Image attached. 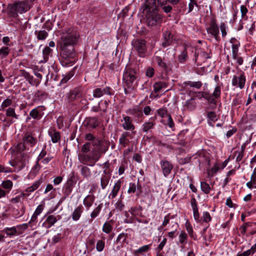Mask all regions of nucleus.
Returning <instances> with one entry per match:
<instances>
[{
	"mask_svg": "<svg viewBox=\"0 0 256 256\" xmlns=\"http://www.w3.org/2000/svg\"><path fill=\"white\" fill-rule=\"evenodd\" d=\"M80 38V34L73 28L64 30L57 42L60 50L61 63L64 66L74 63L77 60V53L75 46Z\"/></svg>",
	"mask_w": 256,
	"mask_h": 256,
	"instance_id": "nucleus-1",
	"label": "nucleus"
},
{
	"mask_svg": "<svg viewBox=\"0 0 256 256\" xmlns=\"http://www.w3.org/2000/svg\"><path fill=\"white\" fill-rule=\"evenodd\" d=\"M139 79V69L130 64L126 65L122 76V84L125 94H129L135 89Z\"/></svg>",
	"mask_w": 256,
	"mask_h": 256,
	"instance_id": "nucleus-2",
	"label": "nucleus"
},
{
	"mask_svg": "<svg viewBox=\"0 0 256 256\" xmlns=\"http://www.w3.org/2000/svg\"><path fill=\"white\" fill-rule=\"evenodd\" d=\"M32 7L28 0L8 4L6 8V13L8 17L17 18L18 14H23L28 11Z\"/></svg>",
	"mask_w": 256,
	"mask_h": 256,
	"instance_id": "nucleus-3",
	"label": "nucleus"
},
{
	"mask_svg": "<svg viewBox=\"0 0 256 256\" xmlns=\"http://www.w3.org/2000/svg\"><path fill=\"white\" fill-rule=\"evenodd\" d=\"M144 19L146 25L148 28H152L160 25L163 16L158 13V8H154L146 12Z\"/></svg>",
	"mask_w": 256,
	"mask_h": 256,
	"instance_id": "nucleus-4",
	"label": "nucleus"
},
{
	"mask_svg": "<svg viewBox=\"0 0 256 256\" xmlns=\"http://www.w3.org/2000/svg\"><path fill=\"white\" fill-rule=\"evenodd\" d=\"M158 6L166 14L170 13L172 10V6L179 4L181 7L185 6L184 2L181 0H158Z\"/></svg>",
	"mask_w": 256,
	"mask_h": 256,
	"instance_id": "nucleus-5",
	"label": "nucleus"
},
{
	"mask_svg": "<svg viewBox=\"0 0 256 256\" xmlns=\"http://www.w3.org/2000/svg\"><path fill=\"white\" fill-rule=\"evenodd\" d=\"M146 42L142 38L134 39L132 42L133 49L139 56L144 57L147 51Z\"/></svg>",
	"mask_w": 256,
	"mask_h": 256,
	"instance_id": "nucleus-6",
	"label": "nucleus"
},
{
	"mask_svg": "<svg viewBox=\"0 0 256 256\" xmlns=\"http://www.w3.org/2000/svg\"><path fill=\"white\" fill-rule=\"evenodd\" d=\"M92 146L98 148L97 152L94 153V154H100V157L102 154H105L108 149L109 144L107 142L96 138L92 142Z\"/></svg>",
	"mask_w": 256,
	"mask_h": 256,
	"instance_id": "nucleus-7",
	"label": "nucleus"
},
{
	"mask_svg": "<svg viewBox=\"0 0 256 256\" xmlns=\"http://www.w3.org/2000/svg\"><path fill=\"white\" fill-rule=\"evenodd\" d=\"M82 96V89L78 86L70 90L67 94L66 98L68 102H72Z\"/></svg>",
	"mask_w": 256,
	"mask_h": 256,
	"instance_id": "nucleus-8",
	"label": "nucleus"
},
{
	"mask_svg": "<svg viewBox=\"0 0 256 256\" xmlns=\"http://www.w3.org/2000/svg\"><path fill=\"white\" fill-rule=\"evenodd\" d=\"M98 119L96 116H89L86 118L84 122V126L88 129H95L100 125Z\"/></svg>",
	"mask_w": 256,
	"mask_h": 256,
	"instance_id": "nucleus-9",
	"label": "nucleus"
},
{
	"mask_svg": "<svg viewBox=\"0 0 256 256\" xmlns=\"http://www.w3.org/2000/svg\"><path fill=\"white\" fill-rule=\"evenodd\" d=\"M195 54V62L198 63V64L201 65L200 64V62H204L208 58H210L212 57V54L210 51L209 53L202 50L200 53H197L196 50L194 52Z\"/></svg>",
	"mask_w": 256,
	"mask_h": 256,
	"instance_id": "nucleus-10",
	"label": "nucleus"
},
{
	"mask_svg": "<svg viewBox=\"0 0 256 256\" xmlns=\"http://www.w3.org/2000/svg\"><path fill=\"white\" fill-rule=\"evenodd\" d=\"M78 158L80 161L84 164H88L90 160H93L95 162L98 161L100 158V154H93L92 156L86 154H79Z\"/></svg>",
	"mask_w": 256,
	"mask_h": 256,
	"instance_id": "nucleus-11",
	"label": "nucleus"
},
{
	"mask_svg": "<svg viewBox=\"0 0 256 256\" xmlns=\"http://www.w3.org/2000/svg\"><path fill=\"white\" fill-rule=\"evenodd\" d=\"M161 169L164 176H167L172 172V164L167 160H162L160 162Z\"/></svg>",
	"mask_w": 256,
	"mask_h": 256,
	"instance_id": "nucleus-12",
	"label": "nucleus"
},
{
	"mask_svg": "<svg viewBox=\"0 0 256 256\" xmlns=\"http://www.w3.org/2000/svg\"><path fill=\"white\" fill-rule=\"evenodd\" d=\"M246 80V76L244 73L241 74L238 77L234 76L232 80V84L233 86H238L240 89H242L244 86Z\"/></svg>",
	"mask_w": 256,
	"mask_h": 256,
	"instance_id": "nucleus-13",
	"label": "nucleus"
},
{
	"mask_svg": "<svg viewBox=\"0 0 256 256\" xmlns=\"http://www.w3.org/2000/svg\"><path fill=\"white\" fill-rule=\"evenodd\" d=\"M124 122L122 124V128L126 130H132V134L134 135L136 134V132H133L135 129V126L132 123V120L129 116H124Z\"/></svg>",
	"mask_w": 256,
	"mask_h": 256,
	"instance_id": "nucleus-14",
	"label": "nucleus"
},
{
	"mask_svg": "<svg viewBox=\"0 0 256 256\" xmlns=\"http://www.w3.org/2000/svg\"><path fill=\"white\" fill-rule=\"evenodd\" d=\"M207 32L212 35L216 40H218L219 28L215 20H212L210 22Z\"/></svg>",
	"mask_w": 256,
	"mask_h": 256,
	"instance_id": "nucleus-15",
	"label": "nucleus"
},
{
	"mask_svg": "<svg viewBox=\"0 0 256 256\" xmlns=\"http://www.w3.org/2000/svg\"><path fill=\"white\" fill-rule=\"evenodd\" d=\"M20 74L24 77V78L32 86H38L40 84V80L34 78L33 76H31L28 72L24 70H20Z\"/></svg>",
	"mask_w": 256,
	"mask_h": 256,
	"instance_id": "nucleus-16",
	"label": "nucleus"
},
{
	"mask_svg": "<svg viewBox=\"0 0 256 256\" xmlns=\"http://www.w3.org/2000/svg\"><path fill=\"white\" fill-rule=\"evenodd\" d=\"M156 2L158 0H146L144 3L142 5V12H144L145 11H148L154 8H158V4L156 6Z\"/></svg>",
	"mask_w": 256,
	"mask_h": 256,
	"instance_id": "nucleus-17",
	"label": "nucleus"
},
{
	"mask_svg": "<svg viewBox=\"0 0 256 256\" xmlns=\"http://www.w3.org/2000/svg\"><path fill=\"white\" fill-rule=\"evenodd\" d=\"M22 140L25 144H28L30 145L31 147L34 146L37 142V139L34 138L31 132H26Z\"/></svg>",
	"mask_w": 256,
	"mask_h": 256,
	"instance_id": "nucleus-18",
	"label": "nucleus"
},
{
	"mask_svg": "<svg viewBox=\"0 0 256 256\" xmlns=\"http://www.w3.org/2000/svg\"><path fill=\"white\" fill-rule=\"evenodd\" d=\"M163 37L164 38V40L162 42V46L163 47H166L172 44L174 40V36L170 31L166 30L164 32L163 34Z\"/></svg>",
	"mask_w": 256,
	"mask_h": 256,
	"instance_id": "nucleus-19",
	"label": "nucleus"
},
{
	"mask_svg": "<svg viewBox=\"0 0 256 256\" xmlns=\"http://www.w3.org/2000/svg\"><path fill=\"white\" fill-rule=\"evenodd\" d=\"M132 134L128 132H124L122 134L119 140V144L122 148H125L130 144V141L128 138L130 137Z\"/></svg>",
	"mask_w": 256,
	"mask_h": 256,
	"instance_id": "nucleus-20",
	"label": "nucleus"
},
{
	"mask_svg": "<svg viewBox=\"0 0 256 256\" xmlns=\"http://www.w3.org/2000/svg\"><path fill=\"white\" fill-rule=\"evenodd\" d=\"M128 238V234L126 233L122 232L116 238V242L117 244H120V246H118L116 247L117 250L120 249V248L123 246V244L124 243L128 244V242L126 241Z\"/></svg>",
	"mask_w": 256,
	"mask_h": 256,
	"instance_id": "nucleus-21",
	"label": "nucleus"
},
{
	"mask_svg": "<svg viewBox=\"0 0 256 256\" xmlns=\"http://www.w3.org/2000/svg\"><path fill=\"white\" fill-rule=\"evenodd\" d=\"M188 59L187 47L186 45L182 46L180 54L178 56V60L180 63H184Z\"/></svg>",
	"mask_w": 256,
	"mask_h": 256,
	"instance_id": "nucleus-22",
	"label": "nucleus"
},
{
	"mask_svg": "<svg viewBox=\"0 0 256 256\" xmlns=\"http://www.w3.org/2000/svg\"><path fill=\"white\" fill-rule=\"evenodd\" d=\"M83 211L84 207L81 205L78 206L76 209H74L72 214V219L74 221L78 220L80 219L82 214L83 212Z\"/></svg>",
	"mask_w": 256,
	"mask_h": 256,
	"instance_id": "nucleus-23",
	"label": "nucleus"
},
{
	"mask_svg": "<svg viewBox=\"0 0 256 256\" xmlns=\"http://www.w3.org/2000/svg\"><path fill=\"white\" fill-rule=\"evenodd\" d=\"M57 220L58 218L56 216L54 215H50L46 218L43 225L46 228H50L53 226Z\"/></svg>",
	"mask_w": 256,
	"mask_h": 256,
	"instance_id": "nucleus-24",
	"label": "nucleus"
},
{
	"mask_svg": "<svg viewBox=\"0 0 256 256\" xmlns=\"http://www.w3.org/2000/svg\"><path fill=\"white\" fill-rule=\"evenodd\" d=\"M48 134L51 137L52 142L56 143L60 139V132L56 130V129H52L48 132Z\"/></svg>",
	"mask_w": 256,
	"mask_h": 256,
	"instance_id": "nucleus-25",
	"label": "nucleus"
},
{
	"mask_svg": "<svg viewBox=\"0 0 256 256\" xmlns=\"http://www.w3.org/2000/svg\"><path fill=\"white\" fill-rule=\"evenodd\" d=\"M156 60L158 66L162 68L164 72H168L171 70L170 65L169 64H166L164 62L160 57H156Z\"/></svg>",
	"mask_w": 256,
	"mask_h": 256,
	"instance_id": "nucleus-26",
	"label": "nucleus"
},
{
	"mask_svg": "<svg viewBox=\"0 0 256 256\" xmlns=\"http://www.w3.org/2000/svg\"><path fill=\"white\" fill-rule=\"evenodd\" d=\"M2 232H6L7 236H12L20 234V232H18L16 228V226H12L11 228H5Z\"/></svg>",
	"mask_w": 256,
	"mask_h": 256,
	"instance_id": "nucleus-27",
	"label": "nucleus"
},
{
	"mask_svg": "<svg viewBox=\"0 0 256 256\" xmlns=\"http://www.w3.org/2000/svg\"><path fill=\"white\" fill-rule=\"evenodd\" d=\"M168 84L164 82H157L154 84V92L155 93L158 92L163 88H166Z\"/></svg>",
	"mask_w": 256,
	"mask_h": 256,
	"instance_id": "nucleus-28",
	"label": "nucleus"
},
{
	"mask_svg": "<svg viewBox=\"0 0 256 256\" xmlns=\"http://www.w3.org/2000/svg\"><path fill=\"white\" fill-rule=\"evenodd\" d=\"M75 178L74 175L72 176L68 180L66 184V192H70L72 190V188L76 184Z\"/></svg>",
	"mask_w": 256,
	"mask_h": 256,
	"instance_id": "nucleus-29",
	"label": "nucleus"
},
{
	"mask_svg": "<svg viewBox=\"0 0 256 256\" xmlns=\"http://www.w3.org/2000/svg\"><path fill=\"white\" fill-rule=\"evenodd\" d=\"M184 84L185 86H188L191 88H195L197 89H200L202 85V82L200 81L198 82H191V81H187L185 82Z\"/></svg>",
	"mask_w": 256,
	"mask_h": 256,
	"instance_id": "nucleus-30",
	"label": "nucleus"
},
{
	"mask_svg": "<svg viewBox=\"0 0 256 256\" xmlns=\"http://www.w3.org/2000/svg\"><path fill=\"white\" fill-rule=\"evenodd\" d=\"M34 96L36 98L42 100L46 98L48 96V94L44 90H38L36 92Z\"/></svg>",
	"mask_w": 256,
	"mask_h": 256,
	"instance_id": "nucleus-31",
	"label": "nucleus"
},
{
	"mask_svg": "<svg viewBox=\"0 0 256 256\" xmlns=\"http://www.w3.org/2000/svg\"><path fill=\"white\" fill-rule=\"evenodd\" d=\"M150 246L151 244L144 245L135 250L134 253V254L138 255L139 254H142L144 252H146L150 250Z\"/></svg>",
	"mask_w": 256,
	"mask_h": 256,
	"instance_id": "nucleus-32",
	"label": "nucleus"
},
{
	"mask_svg": "<svg viewBox=\"0 0 256 256\" xmlns=\"http://www.w3.org/2000/svg\"><path fill=\"white\" fill-rule=\"evenodd\" d=\"M155 123L152 122H146L142 125V131L144 132H148L150 130L152 129L154 126Z\"/></svg>",
	"mask_w": 256,
	"mask_h": 256,
	"instance_id": "nucleus-33",
	"label": "nucleus"
},
{
	"mask_svg": "<svg viewBox=\"0 0 256 256\" xmlns=\"http://www.w3.org/2000/svg\"><path fill=\"white\" fill-rule=\"evenodd\" d=\"M10 50L8 46H3L0 49V57L2 58H6L9 54Z\"/></svg>",
	"mask_w": 256,
	"mask_h": 256,
	"instance_id": "nucleus-34",
	"label": "nucleus"
},
{
	"mask_svg": "<svg viewBox=\"0 0 256 256\" xmlns=\"http://www.w3.org/2000/svg\"><path fill=\"white\" fill-rule=\"evenodd\" d=\"M52 50L49 46L45 47L42 52L43 57L45 62L48 60L49 56L52 54Z\"/></svg>",
	"mask_w": 256,
	"mask_h": 256,
	"instance_id": "nucleus-35",
	"label": "nucleus"
},
{
	"mask_svg": "<svg viewBox=\"0 0 256 256\" xmlns=\"http://www.w3.org/2000/svg\"><path fill=\"white\" fill-rule=\"evenodd\" d=\"M74 74V70H70L68 74H66L65 76H64L63 78L61 80L60 82L62 84L66 83L69 80H70Z\"/></svg>",
	"mask_w": 256,
	"mask_h": 256,
	"instance_id": "nucleus-36",
	"label": "nucleus"
},
{
	"mask_svg": "<svg viewBox=\"0 0 256 256\" xmlns=\"http://www.w3.org/2000/svg\"><path fill=\"white\" fill-rule=\"evenodd\" d=\"M35 33L37 35V38L38 40H44L48 36V32L44 30L36 31Z\"/></svg>",
	"mask_w": 256,
	"mask_h": 256,
	"instance_id": "nucleus-37",
	"label": "nucleus"
},
{
	"mask_svg": "<svg viewBox=\"0 0 256 256\" xmlns=\"http://www.w3.org/2000/svg\"><path fill=\"white\" fill-rule=\"evenodd\" d=\"M196 104L194 98H191L186 102V106L188 110H192L195 108Z\"/></svg>",
	"mask_w": 256,
	"mask_h": 256,
	"instance_id": "nucleus-38",
	"label": "nucleus"
},
{
	"mask_svg": "<svg viewBox=\"0 0 256 256\" xmlns=\"http://www.w3.org/2000/svg\"><path fill=\"white\" fill-rule=\"evenodd\" d=\"M6 116L8 117H12L16 119L18 118V115L15 113L14 108H8L6 110Z\"/></svg>",
	"mask_w": 256,
	"mask_h": 256,
	"instance_id": "nucleus-39",
	"label": "nucleus"
},
{
	"mask_svg": "<svg viewBox=\"0 0 256 256\" xmlns=\"http://www.w3.org/2000/svg\"><path fill=\"white\" fill-rule=\"evenodd\" d=\"M142 208L141 206L138 207H132L130 210V212L133 216H138L141 214Z\"/></svg>",
	"mask_w": 256,
	"mask_h": 256,
	"instance_id": "nucleus-40",
	"label": "nucleus"
},
{
	"mask_svg": "<svg viewBox=\"0 0 256 256\" xmlns=\"http://www.w3.org/2000/svg\"><path fill=\"white\" fill-rule=\"evenodd\" d=\"M110 180V177L106 176V174L103 176L100 180L101 186L102 188H104L108 184Z\"/></svg>",
	"mask_w": 256,
	"mask_h": 256,
	"instance_id": "nucleus-41",
	"label": "nucleus"
},
{
	"mask_svg": "<svg viewBox=\"0 0 256 256\" xmlns=\"http://www.w3.org/2000/svg\"><path fill=\"white\" fill-rule=\"evenodd\" d=\"M39 107H38L36 108L33 109L30 112V116H32L34 119H40L41 118L40 115L39 114L38 110V108Z\"/></svg>",
	"mask_w": 256,
	"mask_h": 256,
	"instance_id": "nucleus-42",
	"label": "nucleus"
},
{
	"mask_svg": "<svg viewBox=\"0 0 256 256\" xmlns=\"http://www.w3.org/2000/svg\"><path fill=\"white\" fill-rule=\"evenodd\" d=\"M101 210H102V206L100 205H98V206H96L94 210L90 214V217L92 218V220L96 218L98 215ZM91 222H92V220H91Z\"/></svg>",
	"mask_w": 256,
	"mask_h": 256,
	"instance_id": "nucleus-43",
	"label": "nucleus"
},
{
	"mask_svg": "<svg viewBox=\"0 0 256 256\" xmlns=\"http://www.w3.org/2000/svg\"><path fill=\"white\" fill-rule=\"evenodd\" d=\"M81 173L84 178H88L90 175V168L86 166H83L81 168Z\"/></svg>",
	"mask_w": 256,
	"mask_h": 256,
	"instance_id": "nucleus-44",
	"label": "nucleus"
},
{
	"mask_svg": "<svg viewBox=\"0 0 256 256\" xmlns=\"http://www.w3.org/2000/svg\"><path fill=\"white\" fill-rule=\"evenodd\" d=\"M104 242L103 240H98L96 242V249L99 252H102L104 249Z\"/></svg>",
	"mask_w": 256,
	"mask_h": 256,
	"instance_id": "nucleus-45",
	"label": "nucleus"
},
{
	"mask_svg": "<svg viewBox=\"0 0 256 256\" xmlns=\"http://www.w3.org/2000/svg\"><path fill=\"white\" fill-rule=\"evenodd\" d=\"M112 230V226L108 222H105L102 226V231L106 234L110 233Z\"/></svg>",
	"mask_w": 256,
	"mask_h": 256,
	"instance_id": "nucleus-46",
	"label": "nucleus"
},
{
	"mask_svg": "<svg viewBox=\"0 0 256 256\" xmlns=\"http://www.w3.org/2000/svg\"><path fill=\"white\" fill-rule=\"evenodd\" d=\"M40 184L41 182L40 180L36 182L31 186L26 189V192H32L39 187Z\"/></svg>",
	"mask_w": 256,
	"mask_h": 256,
	"instance_id": "nucleus-47",
	"label": "nucleus"
},
{
	"mask_svg": "<svg viewBox=\"0 0 256 256\" xmlns=\"http://www.w3.org/2000/svg\"><path fill=\"white\" fill-rule=\"evenodd\" d=\"M104 95L102 88H96L93 91V96L96 98L102 97Z\"/></svg>",
	"mask_w": 256,
	"mask_h": 256,
	"instance_id": "nucleus-48",
	"label": "nucleus"
},
{
	"mask_svg": "<svg viewBox=\"0 0 256 256\" xmlns=\"http://www.w3.org/2000/svg\"><path fill=\"white\" fill-rule=\"evenodd\" d=\"M91 143L90 142H86L81 148V152L84 154L88 153L90 148Z\"/></svg>",
	"mask_w": 256,
	"mask_h": 256,
	"instance_id": "nucleus-49",
	"label": "nucleus"
},
{
	"mask_svg": "<svg viewBox=\"0 0 256 256\" xmlns=\"http://www.w3.org/2000/svg\"><path fill=\"white\" fill-rule=\"evenodd\" d=\"M187 234L184 232H182L178 237L180 243L181 244H186V240H187Z\"/></svg>",
	"mask_w": 256,
	"mask_h": 256,
	"instance_id": "nucleus-50",
	"label": "nucleus"
},
{
	"mask_svg": "<svg viewBox=\"0 0 256 256\" xmlns=\"http://www.w3.org/2000/svg\"><path fill=\"white\" fill-rule=\"evenodd\" d=\"M186 230L188 233L190 237L193 238L194 240L196 238L194 237V230L192 225L190 223H186Z\"/></svg>",
	"mask_w": 256,
	"mask_h": 256,
	"instance_id": "nucleus-51",
	"label": "nucleus"
},
{
	"mask_svg": "<svg viewBox=\"0 0 256 256\" xmlns=\"http://www.w3.org/2000/svg\"><path fill=\"white\" fill-rule=\"evenodd\" d=\"M2 186L4 189L10 190L12 186V182L10 180L4 181L2 182Z\"/></svg>",
	"mask_w": 256,
	"mask_h": 256,
	"instance_id": "nucleus-52",
	"label": "nucleus"
},
{
	"mask_svg": "<svg viewBox=\"0 0 256 256\" xmlns=\"http://www.w3.org/2000/svg\"><path fill=\"white\" fill-rule=\"evenodd\" d=\"M84 140L87 141V142H92L96 138L95 136L92 133H86L84 137Z\"/></svg>",
	"mask_w": 256,
	"mask_h": 256,
	"instance_id": "nucleus-53",
	"label": "nucleus"
},
{
	"mask_svg": "<svg viewBox=\"0 0 256 256\" xmlns=\"http://www.w3.org/2000/svg\"><path fill=\"white\" fill-rule=\"evenodd\" d=\"M220 94H221L220 86H218L215 88L212 94V96H214L215 98H220Z\"/></svg>",
	"mask_w": 256,
	"mask_h": 256,
	"instance_id": "nucleus-54",
	"label": "nucleus"
},
{
	"mask_svg": "<svg viewBox=\"0 0 256 256\" xmlns=\"http://www.w3.org/2000/svg\"><path fill=\"white\" fill-rule=\"evenodd\" d=\"M131 114L136 117L141 118L143 114L142 110L138 108H134L131 110Z\"/></svg>",
	"mask_w": 256,
	"mask_h": 256,
	"instance_id": "nucleus-55",
	"label": "nucleus"
},
{
	"mask_svg": "<svg viewBox=\"0 0 256 256\" xmlns=\"http://www.w3.org/2000/svg\"><path fill=\"white\" fill-rule=\"evenodd\" d=\"M201 189L203 192H209L210 190V185L204 182H202L200 183Z\"/></svg>",
	"mask_w": 256,
	"mask_h": 256,
	"instance_id": "nucleus-56",
	"label": "nucleus"
},
{
	"mask_svg": "<svg viewBox=\"0 0 256 256\" xmlns=\"http://www.w3.org/2000/svg\"><path fill=\"white\" fill-rule=\"evenodd\" d=\"M17 228L18 232H20V234H22L23 231L26 230L28 228V224H22L18 225L16 226Z\"/></svg>",
	"mask_w": 256,
	"mask_h": 256,
	"instance_id": "nucleus-57",
	"label": "nucleus"
},
{
	"mask_svg": "<svg viewBox=\"0 0 256 256\" xmlns=\"http://www.w3.org/2000/svg\"><path fill=\"white\" fill-rule=\"evenodd\" d=\"M219 170V166L216 164L211 169L209 170L208 172V176H209L212 177L213 176L216 174Z\"/></svg>",
	"mask_w": 256,
	"mask_h": 256,
	"instance_id": "nucleus-58",
	"label": "nucleus"
},
{
	"mask_svg": "<svg viewBox=\"0 0 256 256\" xmlns=\"http://www.w3.org/2000/svg\"><path fill=\"white\" fill-rule=\"evenodd\" d=\"M26 148L25 144L24 142L18 143L16 146V150L18 152H21Z\"/></svg>",
	"mask_w": 256,
	"mask_h": 256,
	"instance_id": "nucleus-59",
	"label": "nucleus"
},
{
	"mask_svg": "<svg viewBox=\"0 0 256 256\" xmlns=\"http://www.w3.org/2000/svg\"><path fill=\"white\" fill-rule=\"evenodd\" d=\"M157 114L161 118H164L165 115L168 116V110L166 108H160L157 110Z\"/></svg>",
	"mask_w": 256,
	"mask_h": 256,
	"instance_id": "nucleus-60",
	"label": "nucleus"
},
{
	"mask_svg": "<svg viewBox=\"0 0 256 256\" xmlns=\"http://www.w3.org/2000/svg\"><path fill=\"white\" fill-rule=\"evenodd\" d=\"M193 211V215L194 220L197 222H200V214L198 212V208H192Z\"/></svg>",
	"mask_w": 256,
	"mask_h": 256,
	"instance_id": "nucleus-61",
	"label": "nucleus"
},
{
	"mask_svg": "<svg viewBox=\"0 0 256 256\" xmlns=\"http://www.w3.org/2000/svg\"><path fill=\"white\" fill-rule=\"evenodd\" d=\"M203 221L206 222H208L212 220V218L210 214L208 212H204L202 214Z\"/></svg>",
	"mask_w": 256,
	"mask_h": 256,
	"instance_id": "nucleus-62",
	"label": "nucleus"
},
{
	"mask_svg": "<svg viewBox=\"0 0 256 256\" xmlns=\"http://www.w3.org/2000/svg\"><path fill=\"white\" fill-rule=\"evenodd\" d=\"M104 94H108L110 96H112L114 94V92L112 89L109 86H106V88L102 89Z\"/></svg>",
	"mask_w": 256,
	"mask_h": 256,
	"instance_id": "nucleus-63",
	"label": "nucleus"
},
{
	"mask_svg": "<svg viewBox=\"0 0 256 256\" xmlns=\"http://www.w3.org/2000/svg\"><path fill=\"white\" fill-rule=\"evenodd\" d=\"M12 103V101L11 99L6 98V99L1 105V107L2 108H4L10 106Z\"/></svg>",
	"mask_w": 256,
	"mask_h": 256,
	"instance_id": "nucleus-64",
	"label": "nucleus"
}]
</instances>
